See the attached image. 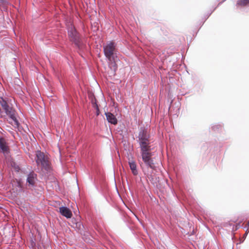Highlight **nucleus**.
I'll use <instances>...</instances> for the list:
<instances>
[{
	"label": "nucleus",
	"mask_w": 249,
	"mask_h": 249,
	"mask_svg": "<svg viewBox=\"0 0 249 249\" xmlns=\"http://www.w3.org/2000/svg\"><path fill=\"white\" fill-rule=\"evenodd\" d=\"M249 4V0H238L236 5L240 6H245Z\"/></svg>",
	"instance_id": "nucleus-12"
},
{
	"label": "nucleus",
	"mask_w": 249,
	"mask_h": 249,
	"mask_svg": "<svg viewBox=\"0 0 249 249\" xmlns=\"http://www.w3.org/2000/svg\"><path fill=\"white\" fill-rule=\"evenodd\" d=\"M128 164L129 165V167L130 169L132 171V174L136 176L138 174V171L137 169V165L136 164V162L132 160H129Z\"/></svg>",
	"instance_id": "nucleus-11"
},
{
	"label": "nucleus",
	"mask_w": 249,
	"mask_h": 249,
	"mask_svg": "<svg viewBox=\"0 0 249 249\" xmlns=\"http://www.w3.org/2000/svg\"><path fill=\"white\" fill-rule=\"evenodd\" d=\"M0 150L4 154H7L9 152V148L6 140L3 138H0Z\"/></svg>",
	"instance_id": "nucleus-7"
},
{
	"label": "nucleus",
	"mask_w": 249,
	"mask_h": 249,
	"mask_svg": "<svg viewBox=\"0 0 249 249\" xmlns=\"http://www.w3.org/2000/svg\"><path fill=\"white\" fill-rule=\"evenodd\" d=\"M141 155L142 160L149 167L153 169L155 167L153 160L151 158L152 153L150 152V147L142 148Z\"/></svg>",
	"instance_id": "nucleus-4"
},
{
	"label": "nucleus",
	"mask_w": 249,
	"mask_h": 249,
	"mask_svg": "<svg viewBox=\"0 0 249 249\" xmlns=\"http://www.w3.org/2000/svg\"><path fill=\"white\" fill-rule=\"evenodd\" d=\"M36 174L34 172H31L28 175L27 182L29 183V185L33 186L36 183Z\"/></svg>",
	"instance_id": "nucleus-9"
},
{
	"label": "nucleus",
	"mask_w": 249,
	"mask_h": 249,
	"mask_svg": "<svg viewBox=\"0 0 249 249\" xmlns=\"http://www.w3.org/2000/svg\"><path fill=\"white\" fill-rule=\"evenodd\" d=\"M103 48L105 55L107 59L109 61L114 60L117 50L115 43L113 41H110L106 45H104Z\"/></svg>",
	"instance_id": "nucleus-3"
},
{
	"label": "nucleus",
	"mask_w": 249,
	"mask_h": 249,
	"mask_svg": "<svg viewBox=\"0 0 249 249\" xmlns=\"http://www.w3.org/2000/svg\"><path fill=\"white\" fill-rule=\"evenodd\" d=\"M105 115L109 123L113 124H117V120L113 114L110 112H106L105 113Z\"/></svg>",
	"instance_id": "nucleus-10"
},
{
	"label": "nucleus",
	"mask_w": 249,
	"mask_h": 249,
	"mask_svg": "<svg viewBox=\"0 0 249 249\" xmlns=\"http://www.w3.org/2000/svg\"><path fill=\"white\" fill-rule=\"evenodd\" d=\"M59 212L64 216L67 218H70L72 216V213L71 210L66 207H61L59 208Z\"/></svg>",
	"instance_id": "nucleus-8"
},
{
	"label": "nucleus",
	"mask_w": 249,
	"mask_h": 249,
	"mask_svg": "<svg viewBox=\"0 0 249 249\" xmlns=\"http://www.w3.org/2000/svg\"><path fill=\"white\" fill-rule=\"evenodd\" d=\"M249 231V230L248 229L246 231V233H245L244 235V237L245 236H246V235H247L248 232Z\"/></svg>",
	"instance_id": "nucleus-15"
},
{
	"label": "nucleus",
	"mask_w": 249,
	"mask_h": 249,
	"mask_svg": "<svg viewBox=\"0 0 249 249\" xmlns=\"http://www.w3.org/2000/svg\"><path fill=\"white\" fill-rule=\"evenodd\" d=\"M111 65H112L111 67H113L114 71H115L117 69V66H116V64H115V63H111Z\"/></svg>",
	"instance_id": "nucleus-14"
},
{
	"label": "nucleus",
	"mask_w": 249,
	"mask_h": 249,
	"mask_svg": "<svg viewBox=\"0 0 249 249\" xmlns=\"http://www.w3.org/2000/svg\"><path fill=\"white\" fill-rule=\"evenodd\" d=\"M1 109H2L6 114L14 121V124L18 127L19 123L16 118V112L15 110L3 98L0 99V115L2 116V112L1 111Z\"/></svg>",
	"instance_id": "nucleus-1"
},
{
	"label": "nucleus",
	"mask_w": 249,
	"mask_h": 249,
	"mask_svg": "<svg viewBox=\"0 0 249 249\" xmlns=\"http://www.w3.org/2000/svg\"><path fill=\"white\" fill-rule=\"evenodd\" d=\"M248 226L249 227V221L248 222V224H247Z\"/></svg>",
	"instance_id": "nucleus-16"
},
{
	"label": "nucleus",
	"mask_w": 249,
	"mask_h": 249,
	"mask_svg": "<svg viewBox=\"0 0 249 249\" xmlns=\"http://www.w3.org/2000/svg\"><path fill=\"white\" fill-rule=\"evenodd\" d=\"M149 135L145 129L142 130L139 134V140L141 148L150 147L149 145Z\"/></svg>",
	"instance_id": "nucleus-5"
},
{
	"label": "nucleus",
	"mask_w": 249,
	"mask_h": 249,
	"mask_svg": "<svg viewBox=\"0 0 249 249\" xmlns=\"http://www.w3.org/2000/svg\"><path fill=\"white\" fill-rule=\"evenodd\" d=\"M92 103L93 107L96 108V109L97 110V115H98L99 114V109L98 107V105H97L96 102H94L93 101H92Z\"/></svg>",
	"instance_id": "nucleus-13"
},
{
	"label": "nucleus",
	"mask_w": 249,
	"mask_h": 249,
	"mask_svg": "<svg viewBox=\"0 0 249 249\" xmlns=\"http://www.w3.org/2000/svg\"><path fill=\"white\" fill-rule=\"evenodd\" d=\"M68 35L71 41L74 42L78 46L80 45V39L79 36L74 27L71 26L69 28Z\"/></svg>",
	"instance_id": "nucleus-6"
},
{
	"label": "nucleus",
	"mask_w": 249,
	"mask_h": 249,
	"mask_svg": "<svg viewBox=\"0 0 249 249\" xmlns=\"http://www.w3.org/2000/svg\"><path fill=\"white\" fill-rule=\"evenodd\" d=\"M36 162L38 166H41L42 169L48 171L50 169V162L48 157L44 153L38 151L36 153Z\"/></svg>",
	"instance_id": "nucleus-2"
}]
</instances>
